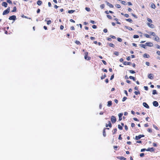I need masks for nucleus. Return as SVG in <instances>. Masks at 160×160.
<instances>
[{
	"label": "nucleus",
	"mask_w": 160,
	"mask_h": 160,
	"mask_svg": "<svg viewBox=\"0 0 160 160\" xmlns=\"http://www.w3.org/2000/svg\"><path fill=\"white\" fill-rule=\"evenodd\" d=\"M10 7H8L7 9L5 10L2 13V15H4L8 14L10 12Z\"/></svg>",
	"instance_id": "obj_1"
},
{
	"label": "nucleus",
	"mask_w": 160,
	"mask_h": 160,
	"mask_svg": "<svg viewBox=\"0 0 160 160\" xmlns=\"http://www.w3.org/2000/svg\"><path fill=\"white\" fill-rule=\"evenodd\" d=\"M111 121L112 123H114L116 121V119L114 116H112L111 117Z\"/></svg>",
	"instance_id": "obj_2"
},
{
	"label": "nucleus",
	"mask_w": 160,
	"mask_h": 160,
	"mask_svg": "<svg viewBox=\"0 0 160 160\" xmlns=\"http://www.w3.org/2000/svg\"><path fill=\"white\" fill-rule=\"evenodd\" d=\"M144 135H139L135 137V139L136 140H138L140 139L141 138L144 137Z\"/></svg>",
	"instance_id": "obj_3"
},
{
	"label": "nucleus",
	"mask_w": 160,
	"mask_h": 160,
	"mask_svg": "<svg viewBox=\"0 0 160 160\" xmlns=\"http://www.w3.org/2000/svg\"><path fill=\"white\" fill-rule=\"evenodd\" d=\"M9 19L10 20H13L14 21L16 19V16L15 15H12L9 17Z\"/></svg>",
	"instance_id": "obj_4"
},
{
	"label": "nucleus",
	"mask_w": 160,
	"mask_h": 160,
	"mask_svg": "<svg viewBox=\"0 0 160 160\" xmlns=\"http://www.w3.org/2000/svg\"><path fill=\"white\" fill-rule=\"evenodd\" d=\"M145 44L146 46L149 47H152L153 46V44L152 42H147Z\"/></svg>",
	"instance_id": "obj_5"
},
{
	"label": "nucleus",
	"mask_w": 160,
	"mask_h": 160,
	"mask_svg": "<svg viewBox=\"0 0 160 160\" xmlns=\"http://www.w3.org/2000/svg\"><path fill=\"white\" fill-rule=\"evenodd\" d=\"M142 105L145 107L147 108H149V106L146 102H143L142 103Z\"/></svg>",
	"instance_id": "obj_6"
},
{
	"label": "nucleus",
	"mask_w": 160,
	"mask_h": 160,
	"mask_svg": "<svg viewBox=\"0 0 160 160\" xmlns=\"http://www.w3.org/2000/svg\"><path fill=\"white\" fill-rule=\"evenodd\" d=\"M153 105L155 107H157L158 105V102L156 101H154L153 102Z\"/></svg>",
	"instance_id": "obj_7"
},
{
	"label": "nucleus",
	"mask_w": 160,
	"mask_h": 160,
	"mask_svg": "<svg viewBox=\"0 0 160 160\" xmlns=\"http://www.w3.org/2000/svg\"><path fill=\"white\" fill-rule=\"evenodd\" d=\"M154 148H148L147 149L146 151H150V152H153L154 151Z\"/></svg>",
	"instance_id": "obj_8"
},
{
	"label": "nucleus",
	"mask_w": 160,
	"mask_h": 160,
	"mask_svg": "<svg viewBox=\"0 0 160 160\" xmlns=\"http://www.w3.org/2000/svg\"><path fill=\"white\" fill-rule=\"evenodd\" d=\"M106 2L107 3V4L108 6H109L110 8H113L114 7V6L112 4H111L109 2Z\"/></svg>",
	"instance_id": "obj_9"
},
{
	"label": "nucleus",
	"mask_w": 160,
	"mask_h": 160,
	"mask_svg": "<svg viewBox=\"0 0 160 160\" xmlns=\"http://www.w3.org/2000/svg\"><path fill=\"white\" fill-rule=\"evenodd\" d=\"M147 24L149 27L151 28H153L154 27V25L151 23L148 22L147 23Z\"/></svg>",
	"instance_id": "obj_10"
},
{
	"label": "nucleus",
	"mask_w": 160,
	"mask_h": 160,
	"mask_svg": "<svg viewBox=\"0 0 160 160\" xmlns=\"http://www.w3.org/2000/svg\"><path fill=\"white\" fill-rule=\"evenodd\" d=\"M123 64L124 65H130L131 64V62H127L126 61H125L123 62Z\"/></svg>",
	"instance_id": "obj_11"
},
{
	"label": "nucleus",
	"mask_w": 160,
	"mask_h": 160,
	"mask_svg": "<svg viewBox=\"0 0 160 160\" xmlns=\"http://www.w3.org/2000/svg\"><path fill=\"white\" fill-rule=\"evenodd\" d=\"M117 158L122 160H125L126 159V158L122 156L118 157Z\"/></svg>",
	"instance_id": "obj_12"
},
{
	"label": "nucleus",
	"mask_w": 160,
	"mask_h": 160,
	"mask_svg": "<svg viewBox=\"0 0 160 160\" xmlns=\"http://www.w3.org/2000/svg\"><path fill=\"white\" fill-rule=\"evenodd\" d=\"M148 77L151 79H153V77L152 76V74L151 73L149 74L148 75Z\"/></svg>",
	"instance_id": "obj_13"
},
{
	"label": "nucleus",
	"mask_w": 160,
	"mask_h": 160,
	"mask_svg": "<svg viewBox=\"0 0 160 160\" xmlns=\"http://www.w3.org/2000/svg\"><path fill=\"white\" fill-rule=\"evenodd\" d=\"M37 3L38 5L40 6L42 4V2L41 0H39L37 1Z\"/></svg>",
	"instance_id": "obj_14"
},
{
	"label": "nucleus",
	"mask_w": 160,
	"mask_h": 160,
	"mask_svg": "<svg viewBox=\"0 0 160 160\" xmlns=\"http://www.w3.org/2000/svg\"><path fill=\"white\" fill-rule=\"evenodd\" d=\"M7 3L5 2H3L2 3V5L5 7H7Z\"/></svg>",
	"instance_id": "obj_15"
},
{
	"label": "nucleus",
	"mask_w": 160,
	"mask_h": 160,
	"mask_svg": "<svg viewBox=\"0 0 160 160\" xmlns=\"http://www.w3.org/2000/svg\"><path fill=\"white\" fill-rule=\"evenodd\" d=\"M143 57L145 58H149L150 57V56L146 53H145L143 55Z\"/></svg>",
	"instance_id": "obj_16"
},
{
	"label": "nucleus",
	"mask_w": 160,
	"mask_h": 160,
	"mask_svg": "<svg viewBox=\"0 0 160 160\" xmlns=\"http://www.w3.org/2000/svg\"><path fill=\"white\" fill-rule=\"evenodd\" d=\"M107 106L108 107L111 106L112 105V102L111 101H109L108 102Z\"/></svg>",
	"instance_id": "obj_17"
},
{
	"label": "nucleus",
	"mask_w": 160,
	"mask_h": 160,
	"mask_svg": "<svg viewBox=\"0 0 160 160\" xmlns=\"http://www.w3.org/2000/svg\"><path fill=\"white\" fill-rule=\"evenodd\" d=\"M84 58L86 60H89L91 59V57H88V56L84 55Z\"/></svg>",
	"instance_id": "obj_18"
},
{
	"label": "nucleus",
	"mask_w": 160,
	"mask_h": 160,
	"mask_svg": "<svg viewBox=\"0 0 160 160\" xmlns=\"http://www.w3.org/2000/svg\"><path fill=\"white\" fill-rule=\"evenodd\" d=\"M125 28H126L128 29L129 30H133V29H132V28H131V27H128V26H125Z\"/></svg>",
	"instance_id": "obj_19"
},
{
	"label": "nucleus",
	"mask_w": 160,
	"mask_h": 160,
	"mask_svg": "<svg viewBox=\"0 0 160 160\" xmlns=\"http://www.w3.org/2000/svg\"><path fill=\"white\" fill-rule=\"evenodd\" d=\"M105 12L107 14H108L109 13H113V12L111 11H106Z\"/></svg>",
	"instance_id": "obj_20"
},
{
	"label": "nucleus",
	"mask_w": 160,
	"mask_h": 160,
	"mask_svg": "<svg viewBox=\"0 0 160 160\" xmlns=\"http://www.w3.org/2000/svg\"><path fill=\"white\" fill-rule=\"evenodd\" d=\"M106 128H104L103 130V135L104 137H105L106 136V134L105 132V130Z\"/></svg>",
	"instance_id": "obj_21"
},
{
	"label": "nucleus",
	"mask_w": 160,
	"mask_h": 160,
	"mask_svg": "<svg viewBox=\"0 0 160 160\" xmlns=\"http://www.w3.org/2000/svg\"><path fill=\"white\" fill-rule=\"evenodd\" d=\"M151 7L153 9H155L156 8V6L154 3H152L151 5Z\"/></svg>",
	"instance_id": "obj_22"
},
{
	"label": "nucleus",
	"mask_w": 160,
	"mask_h": 160,
	"mask_svg": "<svg viewBox=\"0 0 160 160\" xmlns=\"http://www.w3.org/2000/svg\"><path fill=\"white\" fill-rule=\"evenodd\" d=\"M154 40L158 42H159V38L157 36L155 38Z\"/></svg>",
	"instance_id": "obj_23"
},
{
	"label": "nucleus",
	"mask_w": 160,
	"mask_h": 160,
	"mask_svg": "<svg viewBox=\"0 0 160 160\" xmlns=\"http://www.w3.org/2000/svg\"><path fill=\"white\" fill-rule=\"evenodd\" d=\"M139 45L142 48H143L145 49L146 48V45L145 44H140Z\"/></svg>",
	"instance_id": "obj_24"
},
{
	"label": "nucleus",
	"mask_w": 160,
	"mask_h": 160,
	"mask_svg": "<svg viewBox=\"0 0 160 160\" xmlns=\"http://www.w3.org/2000/svg\"><path fill=\"white\" fill-rule=\"evenodd\" d=\"M129 78L130 79H132L134 81H135L136 80L135 78L133 77L130 76L129 77Z\"/></svg>",
	"instance_id": "obj_25"
},
{
	"label": "nucleus",
	"mask_w": 160,
	"mask_h": 160,
	"mask_svg": "<svg viewBox=\"0 0 160 160\" xmlns=\"http://www.w3.org/2000/svg\"><path fill=\"white\" fill-rule=\"evenodd\" d=\"M75 12V10H70L68 11V13H72Z\"/></svg>",
	"instance_id": "obj_26"
},
{
	"label": "nucleus",
	"mask_w": 160,
	"mask_h": 160,
	"mask_svg": "<svg viewBox=\"0 0 160 160\" xmlns=\"http://www.w3.org/2000/svg\"><path fill=\"white\" fill-rule=\"evenodd\" d=\"M152 94L153 95H155V94H157V92L156 90H153L152 91Z\"/></svg>",
	"instance_id": "obj_27"
},
{
	"label": "nucleus",
	"mask_w": 160,
	"mask_h": 160,
	"mask_svg": "<svg viewBox=\"0 0 160 160\" xmlns=\"http://www.w3.org/2000/svg\"><path fill=\"white\" fill-rule=\"evenodd\" d=\"M75 43H76L77 45H81V43L79 41H78V40H76L75 41Z\"/></svg>",
	"instance_id": "obj_28"
},
{
	"label": "nucleus",
	"mask_w": 160,
	"mask_h": 160,
	"mask_svg": "<svg viewBox=\"0 0 160 160\" xmlns=\"http://www.w3.org/2000/svg\"><path fill=\"white\" fill-rule=\"evenodd\" d=\"M126 20L128 21V22H129L131 23H132V20L130 19V18H129V19H126Z\"/></svg>",
	"instance_id": "obj_29"
},
{
	"label": "nucleus",
	"mask_w": 160,
	"mask_h": 160,
	"mask_svg": "<svg viewBox=\"0 0 160 160\" xmlns=\"http://www.w3.org/2000/svg\"><path fill=\"white\" fill-rule=\"evenodd\" d=\"M118 128L120 129V130H122V126H121L120 124H119L118 125Z\"/></svg>",
	"instance_id": "obj_30"
},
{
	"label": "nucleus",
	"mask_w": 160,
	"mask_h": 160,
	"mask_svg": "<svg viewBox=\"0 0 160 160\" xmlns=\"http://www.w3.org/2000/svg\"><path fill=\"white\" fill-rule=\"evenodd\" d=\"M17 10L16 7L15 6L13 7V10L12 11V12H16Z\"/></svg>",
	"instance_id": "obj_31"
},
{
	"label": "nucleus",
	"mask_w": 160,
	"mask_h": 160,
	"mask_svg": "<svg viewBox=\"0 0 160 160\" xmlns=\"http://www.w3.org/2000/svg\"><path fill=\"white\" fill-rule=\"evenodd\" d=\"M21 17L23 18H27V19H31V18H28V17H27L26 16H24V15H22Z\"/></svg>",
	"instance_id": "obj_32"
},
{
	"label": "nucleus",
	"mask_w": 160,
	"mask_h": 160,
	"mask_svg": "<svg viewBox=\"0 0 160 160\" xmlns=\"http://www.w3.org/2000/svg\"><path fill=\"white\" fill-rule=\"evenodd\" d=\"M106 77V74H105L103 76H102V77H101V79H104Z\"/></svg>",
	"instance_id": "obj_33"
},
{
	"label": "nucleus",
	"mask_w": 160,
	"mask_h": 160,
	"mask_svg": "<svg viewBox=\"0 0 160 160\" xmlns=\"http://www.w3.org/2000/svg\"><path fill=\"white\" fill-rule=\"evenodd\" d=\"M104 6L105 5L104 4H102L100 5V7L102 9H103L104 8Z\"/></svg>",
	"instance_id": "obj_34"
},
{
	"label": "nucleus",
	"mask_w": 160,
	"mask_h": 160,
	"mask_svg": "<svg viewBox=\"0 0 160 160\" xmlns=\"http://www.w3.org/2000/svg\"><path fill=\"white\" fill-rule=\"evenodd\" d=\"M117 131V129L116 128L114 129L112 131V132H113V134H114Z\"/></svg>",
	"instance_id": "obj_35"
},
{
	"label": "nucleus",
	"mask_w": 160,
	"mask_h": 160,
	"mask_svg": "<svg viewBox=\"0 0 160 160\" xmlns=\"http://www.w3.org/2000/svg\"><path fill=\"white\" fill-rule=\"evenodd\" d=\"M115 6L118 8H121V6L120 5L117 4L115 5Z\"/></svg>",
	"instance_id": "obj_36"
},
{
	"label": "nucleus",
	"mask_w": 160,
	"mask_h": 160,
	"mask_svg": "<svg viewBox=\"0 0 160 160\" xmlns=\"http://www.w3.org/2000/svg\"><path fill=\"white\" fill-rule=\"evenodd\" d=\"M117 40L118 42H122V39L120 38H117Z\"/></svg>",
	"instance_id": "obj_37"
},
{
	"label": "nucleus",
	"mask_w": 160,
	"mask_h": 160,
	"mask_svg": "<svg viewBox=\"0 0 160 160\" xmlns=\"http://www.w3.org/2000/svg\"><path fill=\"white\" fill-rule=\"evenodd\" d=\"M129 71L131 73L133 74L135 73V72L134 71L132 70H129Z\"/></svg>",
	"instance_id": "obj_38"
},
{
	"label": "nucleus",
	"mask_w": 160,
	"mask_h": 160,
	"mask_svg": "<svg viewBox=\"0 0 160 160\" xmlns=\"http://www.w3.org/2000/svg\"><path fill=\"white\" fill-rule=\"evenodd\" d=\"M85 9L88 12H89L90 11V8H89L86 7L85 8Z\"/></svg>",
	"instance_id": "obj_39"
},
{
	"label": "nucleus",
	"mask_w": 160,
	"mask_h": 160,
	"mask_svg": "<svg viewBox=\"0 0 160 160\" xmlns=\"http://www.w3.org/2000/svg\"><path fill=\"white\" fill-rule=\"evenodd\" d=\"M107 16L109 19H112V17L110 15H107Z\"/></svg>",
	"instance_id": "obj_40"
},
{
	"label": "nucleus",
	"mask_w": 160,
	"mask_h": 160,
	"mask_svg": "<svg viewBox=\"0 0 160 160\" xmlns=\"http://www.w3.org/2000/svg\"><path fill=\"white\" fill-rule=\"evenodd\" d=\"M150 33H151V34L152 35V36H156V34H155V33L154 32H150Z\"/></svg>",
	"instance_id": "obj_41"
},
{
	"label": "nucleus",
	"mask_w": 160,
	"mask_h": 160,
	"mask_svg": "<svg viewBox=\"0 0 160 160\" xmlns=\"http://www.w3.org/2000/svg\"><path fill=\"white\" fill-rule=\"evenodd\" d=\"M108 122V127H109L110 128H111L112 127V124H111L110 122V121H109Z\"/></svg>",
	"instance_id": "obj_42"
},
{
	"label": "nucleus",
	"mask_w": 160,
	"mask_h": 160,
	"mask_svg": "<svg viewBox=\"0 0 160 160\" xmlns=\"http://www.w3.org/2000/svg\"><path fill=\"white\" fill-rule=\"evenodd\" d=\"M109 46L111 47H114L115 46L113 44V43H110L109 44Z\"/></svg>",
	"instance_id": "obj_43"
},
{
	"label": "nucleus",
	"mask_w": 160,
	"mask_h": 160,
	"mask_svg": "<svg viewBox=\"0 0 160 160\" xmlns=\"http://www.w3.org/2000/svg\"><path fill=\"white\" fill-rule=\"evenodd\" d=\"M51 23V21L50 20H48L47 21V24L48 25L50 24Z\"/></svg>",
	"instance_id": "obj_44"
},
{
	"label": "nucleus",
	"mask_w": 160,
	"mask_h": 160,
	"mask_svg": "<svg viewBox=\"0 0 160 160\" xmlns=\"http://www.w3.org/2000/svg\"><path fill=\"white\" fill-rule=\"evenodd\" d=\"M147 20L149 22H152V20L149 18H148L147 19Z\"/></svg>",
	"instance_id": "obj_45"
},
{
	"label": "nucleus",
	"mask_w": 160,
	"mask_h": 160,
	"mask_svg": "<svg viewBox=\"0 0 160 160\" xmlns=\"http://www.w3.org/2000/svg\"><path fill=\"white\" fill-rule=\"evenodd\" d=\"M127 99V98L125 97L122 98V102H124Z\"/></svg>",
	"instance_id": "obj_46"
},
{
	"label": "nucleus",
	"mask_w": 160,
	"mask_h": 160,
	"mask_svg": "<svg viewBox=\"0 0 160 160\" xmlns=\"http://www.w3.org/2000/svg\"><path fill=\"white\" fill-rule=\"evenodd\" d=\"M139 38V36L138 35H134L133 36V38Z\"/></svg>",
	"instance_id": "obj_47"
},
{
	"label": "nucleus",
	"mask_w": 160,
	"mask_h": 160,
	"mask_svg": "<svg viewBox=\"0 0 160 160\" xmlns=\"http://www.w3.org/2000/svg\"><path fill=\"white\" fill-rule=\"evenodd\" d=\"M118 115L119 117H122V116L123 115V113H119Z\"/></svg>",
	"instance_id": "obj_48"
},
{
	"label": "nucleus",
	"mask_w": 160,
	"mask_h": 160,
	"mask_svg": "<svg viewBox=\"0 0 160 160\" xmlns=\"http://www.w3.org/2000/svg\"><path fill=\"white\" fill-rule=\"evenodd\" d=\"M134 93L136 94V95H138V94H140V92L139 91L138 92H137V91H135L134 92Z\"/></svg>",
	"instance_id": "obj_49"
},
{
	"label": "nucleus",
	"mask_w": 160,
	"mask_h": 160,
	"mask_svg": "<svg viewBox=\"0 0 160 160\" xmlns=\"http://www.w3.org/2000/svg\"><path fill=\"white\" fill-rule=\"evenodd\" d=\"M121 2L122 4H123L124 5H126V2L124 1H121Z\"/></svg>",
	"instance_id": "obj_50"
},
{
	"label": "nucleus",
	"mask_w": 160,
	"mask_h": 160,
	"mask_svg": "<svg viewBox=\"0 0 160 160\" xmlns=\"http://www.w3.org/2000/svg\"><path fill=\"white\" fill-rule=\"evenodd\" d=\"M114 54L118 56L119 55V52H114Z\"/></svg>",
	"instance_id": "obj_51"
},
{
	"label": "nucleus",
	"mask_w": 160,
	"mask_h": 160,
	"mask_svg": "<svg viewBox=\"0 0 160 160\" xmlns=\"http://www.w3.org/2000/svg\"><path fill=\"white\" fill-rule=\"evenodd\" d=\"M7 2L9 4H12V2L10 0H7Z\"/></svg>",
	"instance_id": "obj_52"
},
{
	"label": "nucleus",
	"mask_w": 160,
	"mask_h": 160,
	"mask_svg": "<svg viewBox=\"0 0 160 160\" xmlns=\"http://www.w3.org/2000/svg\"><path fill=\"white\" fill-rule=\"evenodd\" d=\"M110 37L113 39H116V37L115 36L112 35H111L110 36Z\"/></svg>",
	"instance_id": "obj_53"
},
{
	"label": "nucleus",
	"mask_w": 160,
	"mask_h": 160,
	"mask_svg": "<svg viewBox=\"0 0 160 160\" xmlns=\"http://www.w3.org/2000/svg\"><path fill=\"white\" fill-rule=\"evenodd\" d=\"M144 36L147 38H150V36L149 35L147 34H145V35H144Z\"/></svg>",
	"instance_id": "obj_54"
},
{
	"label": "nucleus",
	"mask_w": 160,
	"mask_h": 160,
	"mask_svg": "<svg viewBox=\"0 0 160 160\" xmlns=\"http://www.w3.org/2000/svg\"><path fill=\"white\" fill-rule=\"evenodd\" d=\"M146 150H147V149H146L145 148L142 149H141V152H144L145 151H146Z\"/></svg>",
	"instance_id": "obj_55"
},
{
	"label": "nucleus",
	"mask_w": 160,
	"mask_h": 160,
	"mask_svg": "<svg viewBox=\"0 0 160 160\" xmlns=\"http://www.w3.org/2000/svg\"><path fill=\"white\" fill-rule=\"evenodd\" d=\"M103 32L105 33H106L108 32V30L106 28H104L103 30Z\"/></svg>",
	"instance_id": "obj_56"
},
{
	"label": "nucleus",
	"mask_w": 160,
	"mask_h": 160,
	"mask_svg": "<svg viewBox=\"0 0 160 160\" xmlns=\"http://www.w3.org/2000/svg\"><path fill=\"white\" fill-rule=\"evenodd\" d=\"M144 88L146 90H148V87L147 86H144Z\"/></svg>",
	"instance_id": "obj_57"
},
{
	"label": "nucleus",
	"mask_w": 160,
	"mask_h": 160,
	"mask_svg": "<svg viewBox=\"0 0 160 160\" xmlns=\"http://www.w3.org/2000/svg\"><path fill=\"white\" fill-rule=\"evenodd\" d=\"M131 127L132 128L134 127L135 126V124L133 123H132L131 125Z\"/></svg>",
	"instance_id": "obj_58"
},
{
	"label": "nucleus",
	"mask_w": 160,
	"mask_h": 160,
	"mask_svg": "<svg viewBox=\"0 0 160 160\" xmlns=\"http://www.w3.org/2000/svg\"><path fill=\"white\" fill-rule=\"evenodd\" d=\"M114 78V74H113L112 75L111 77V78H110V80H112V79H113V78Z\"/></svg>",
	"instance_id": "obj_59"
},
{
	"label": "nucleus",
	"mask_w": 160,
	"mask_h": 160,
	"mask_svg": "<svg viewBox=\"0 0 160 160\" xmlns=\"http://www.w3.org/2000/svg\"><path fill=\"white\" fill-rule=\"evenodd\" d=\"M70 29L71 30H74V29H75V28H74V27L73 26H71L70 27Z\"/></svg>",
	"instance_id": "obj_60"
},
{
	"label": "nucleus",
	"mask_w": 160,
	"mask_h": 160,
	"mask_svg": "<svg viewBox=\"0 0 160 160\" xmlns=\"http://www.w3.org/2000/svg\"><path fill=\"white\" fill-rule=\"evenodd\" d=\"M144 155V153H141V154H140V156L142 157H143Z\"/></svg>",
	"instance_id": "obj_61"
},
{
	"label": "nucleus",
	"mask_w": 160,
	"mask_h": 160,
	"mask_svg": "<svg viewBox=\"0 0 160 160\" xmlns=\"http://www.w3.org/2000/svg\"><path fill=\"white\" fill-rule=\"evenodd\" d=\"M92 28L93 29H96L97 28V26L95 25H93L92 26Z\"/></svg>",
	"instance_id": "obj_62"
},
{
	"label": "nucleus",
	"mask_w": 160,
	"mask_h": 160,
	"mask_svg": "<svg viewBox=\"0 0 160 160\" xmlns=\"http://www.w3.org/2000/svg\"><path fill=\"white\" fill-rule=\"evenodd\" d=\"M102 62L104 65H106L107 64V63L105 61L102 60Z\"/></svg>",
	"instance_id": "obj_63"
},
{
	"label": "nucleus",
	"mask_w": 160,
	"mask_h": 160,
	"mask_svg": "<svg viewBox=\"0 0 160 160\" xmlns=\"http://www.w3.org/2000/svg\"><path fill=\"white\" fill-rule=\"evenodd\" d=\"M157 53L159 55H160V51H158L157 52Z\"/></svg>",
	"instance_id": "obj_64"
}]
</instances>
